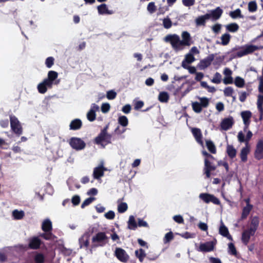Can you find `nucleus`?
<instances>
[{"label":"nucleus","mask_w":263,"mask_h":263,"mask_svg":"<svg viewBox=\"0 0 263 263\" xmlns=\"http://www.w3.org/2000/svg\"><path fill=\"white\" fill-rule=\"evenodd\" d=\"M109 124L106 125L100 134L94 139V142L97 145H100L104 148L106 145L111 143L112 136L108 133Z\"/></svg>","instance_id":"nucleus-1"},{"label":"nucleus","mask_w":263,"mask_h":263,"mask_svg":"<svg viewBox=\"0 0 263 263\" xmlns=\"http://www.w3.org/2000/svg\"><path fill=\"white\" fill-rule=\"evenodd\" d=\"M42 229L45 233H40L39 237L47 240H53L56 238V236L51 232L52 226V222L49 219H46L43 222Z\"/></svg>","instance_id":"nucleus-2"},{"label":"nucleus","mask_w":263,"mask_h":263,"mask_svg":"<svg viewBox=\"0 0 263 263\" xmlns=\"http://www.w3.org/2000/svg\"><path fill=\"white\" fill-rule=\"evenodd\" d=\"M108 241V237L105 232H100L93 236L91 239V250L104 246Z\"/></svg>","instance_id":"nucleus-3"},{"label":"nucleus","mask_w":263,"mask_h":263,"mask_svg":"<svg viewBox=\"0 0 263 263\" xmlns=\"http://www.w3.org/2000/svg\"><path fill=\"white\" fill-rule=\"evenodd\" d=\"M164 41L166 43H170L173 49L176 51L183 49L180 37L176 34L167 35L165 36Z\"/></svg>","instance_id":"nucleus-4"},{"label":"nucleus","mask_w":263,"mask_h":263,"mask_svg":"<svg viewBox=\"0 0 263 263\" xmlns=\"http://www.w3.org/2000/svg\"><path fill=\"white\" fill-rule=\"evenodd\" d=\"M10 126L12 132L18 136L23 133V128L17 118L13 115L10 116Z\"/></svg>","instance_id":"nucleus-5"},{"label":"nucleus","mask_w":263,"mask_h":263,"mask_svg":"<svg viewBox=\"0 0 263 263\" xmlns=\"http://www.w3.org/2000/svg\"><path fill=\"white\" fill-rule=\"evenodd\" d=\"M94 227H90L87 231L79 238L80 247L87 248L89 245V238L91 234L94 232Z\"/></svg>","instance_id":"nucleus-6"},{"label":"nucleus","mask_w":263,"mask_h":263,"mask_svg":"<svg viewBox=\"0 0 263 263\" xmlns=\"http://www.w3.org/2000/svg\"><path fill=\"white\" fill-rule=\"evenodd\" d=\"M243 50L238 51L237 55L239 57H242L246 55L251 54L256 50L262 49V47L247 44L243 47Z\"/></svg>","instance_id":"nucleus-7"},{"label":"nucleus","mask_w":263,"mask_h":263,"mask_svg":"<svg viewBox=\"0 0 263 263\" xmlns=\"http://www.w3.org/2000/svg\"><path fill=\"white\" fill-rule=\"evenodd\" d=\"M69 145L77 151L84 149L86 146V143L81 138L72 137L69 141Z\"/></svg>","instance_id":"nucleus-8"},{"label":"nucleus","mask_w":263,"mask_h":263,"mask_svg":"<svg viewBox=\"0 0 263 263\" xmlns=\"http://www.w3.org/2000/svg\"><path fill=\"white\" fill-rule=\"evenodd\" d=\"M199 198L206 203L212 202L216 205H219L220 204V201L219 199L212 194L201 193L199 195Z\"/></svg>","instance_id":"nucleus-9"},{"label":"nucleus","mask_w":263,"mask_h":263,"mask_svg":"<svg viewBox=\"0 0 263 263\" xmlns=\"http://www.w3.org/2000/svg\"><path fill=\"white\" fill-rule=\"evenodd\" d=\"M115 256L117 259L122 262H127L129 256L126 252L122 248H116L115 251Z\"/></svg>","instance_id":"nucleus-10"},{"label":"nucleus","mask_w":263,"mask_h":263,"mask_svg":"<svg viewBox=\"0 0 263 263\" xmlns=\"http://www.w3.org/2000/svg\"><path fill=\"white\" fill-rule=\"evenodd\" d=\"M215 243L212 241H207L200 244L199 248L197 249L198 251L202 252H209L214 249Z\"/></svg>","instance_id":"nucleus-11"},{"label":"nucleus","mask_w":263,"mask_h":263,"mask_svg":"<svg viewBox=\"0 0 263 263\" xmlns=\"http://www.w3.org/2000/svg\"><path fill=\"white\" fill-rule=\"evenodd\" d=\"M234 124V120L232 116L223 119L220 123V128L223 130L230 129Z\"/></svg>","instance_id":"nucleus-12"},{"label":"nucleus","mask_w":263,"mask_h":263,"mask_svg":"<svg viewBox=\"0 0 263 263\" xmlns=\"http://www.w3.org/2000/svg\"><path fill=\"white\" fill-rule=\"evenodd\" d=\"M214 59V55L213 54H209L208 57L203 60H201L198 64V68L201 69H204L209 67Z\"/></svg>","instance_id":"nucleus-13"},{"label":"nucleus","mask_w":263,"mask_h":263,"mask_svg":"<svg viewBox=\"0 0 263 263\" xmlns=\"http://www.w3.org/2000/svg\"><path fill=\"white\" fill-rule=\"evenodd\" d=\"M106 170V168L103 166V163L95 167L92 174L93 178L97 180L100 179L104 176V172Z\"/></svg>","instance_id":"nucleus-14"},{"label":"nucleus","mask_w":263,"mask_h":263,"mask_svg":"<svg viewBox=\"0 0 263 263\" xmlns=\"http://www.w3.org/2000/svg\"><path fill=\"white\" fill-rule=\"evenodd\" d=\"M28 240V248L32 250L39 249L42 243V240L37 236L31 237Z\"/></svg>","instance_id":"nucleus-15"},{"label":"nucleus","mask_w":263,"mask_h":263,"mask_svg":"<svg viewBox=\"0 0 263 263\" xmlns=\"http://www.w3.org/2000/svg\"><path fill=\"white\" fill-rule=\"evenodd\" d=\"M254 157L257 160L263 158V139H260L258 141L254 153Z\"/></svg>","instance_id":"nucleus-16"},{"label":"nucleus","mask_w":263,"mask_h":263,"mask_svg":"<svg viewBox=\"0 0 263 263\" xmlns=\"http://www.w3.org/2000/svg\"><path fill=\"white\" fill-rule=\"evenodd\" d=\"M181 44L184 48V46H190L193 43L190 34L187 31H183L181 34Z\"/></svg>","instance_id":"nucleus-17"},{"label":"nucleus","mask_w":263,"mask_h":263,"mask_svg":"<svg viewBox=\"0 0 263 263\" xmlns=\"http://www.w3.org/2000/svg\"><path fill=\"white\" fill-rule=\"evenodd\" d=\"M223 13V10L219 7H217L216 9L214 10H212L210 11V13H207L208 15L210 16V19H212L213 21H216L220 18L222 14Z\"/></svg>","instance_id":"nucleus-18"},{"label":"nucleus","mask_w":263,"mask_h":263,"mask_svg":"<svg viewBox=\"0 0 263 263\" xmlns=\"http://www.w3.org/2000/svg\"><path fill=\"white\" fill-rule=\"evenodd\" d=\"M241 116L245 124L244 130L246 131L250 125L252 113L249 110L243 111L241 112Z\"/></svg>","instance_id":"nucleus-19"},{"label":"nucleus","mask_w":263,"mask_h":263,"mask_svg":"<svg viewBox=\"0 0 263 263\" xmlns=\"http://www.w3.org/2000/svg\"><path fill=\"white\" fill-rule=\"evenodd\" d=\"M216 166L212 165L211 162L207 159H204V173L206 177L209 178L211 177V172L215 171Z\"/></svg>","instance_id":"nucleus-20"},{"label":"nucleus","mask_w":263,"mask_h":263,"mask_svg":"<svg viewBox=\"0 0 263 263\" xmlns=\"http://www.w3.org/2000/svg\"><path fill=\"white\" fill-rule=\"evenodd\" d=\"M192 133L197 142L203 146L202 135L200 129L196 127L192 128Z\"/></svg>","instance_id":"nucleus-21"},{"label":"nucleus","mask_w":263,"mask_h":263,"mask_svg":"<svg viewBox=\"0 0 263 263\" xmlns=\"http://www.w3.org/2000/svg\"><path fill=\"white\" fill-rule=\"evenodd\" d=\"M255 233V232L250 231L249 229L244 230L242 232L241 235V241L243 243L247 245L250 241L251 236H254Z\"/></svg>","instance_id":"nucleus-22"},{"label":"nucleus","mask_w":263,"mask_h":263,"mask_svg":"<svg viewBox=\"0 0 263 263\" xmlns=\"http://www.w3.org/2000/svg\"><path fill=\"white\" fill-rule=\"evenodd\" d=\"M97 9L99 14L101 15L104 14H112L114 13L113 10H109L107 5L105 4H102L97 7Z\"/></svg>","instance_id":"nucleus-23"},{"label":"nucleus","mask_w":263,"mask_h":263,"mask_svg":"<svg viewBox=\"0 0 263 263\" xmlns=\"http://www.w3.org/2000/svg\"><path fill=\"white\" fill-rule=\"evenodd\" d=\"M210 19V16L206 14L199 16L195 19V23L196 26H205L206 24V21Z\"/></svg>","instance_id":"nucleus-24"},{"label":"nucleus","mask_w":263,"mask_h":263,"mask_svg":"<svg viewBox=\"0 0 263 263\" xmlns=\"http://www.w3.org/2000/svg\"><path fill=\"white\" fill-rule=\"evenodd\" d=\"M82 126V122L79 119H75L72 120L69 125L70 130H76L80 129Z\"/></svg>","instance_id":"nucleus-25"},{"label":"nucleus","mask_w":263,"mask_h":263,"mask_svg":"<svg viewBox=\"0 0 263 263\" xmlns=\"http://www.w3.org/2000/svg\"><path fill=\"white\" fill-rule=\"evenodd\" d=\"M259 223V218L257 216H254L251 220L250 227L249 228L250 231L256 232Z\"/></svg>","instance_id":"nucleus-26"},{"label":"nucleus","mask_w":263,"mask_h":263,"mask_svg":"<svg viewBox=\"0 0 263 263\" xmlns=\"http://www.w3.org/2000/svg\"><path fill=\"white\" fill-rule=\"evenodd\" d=\"M58 77V73L57 72L53 70H50L48 72L47 75V79L51 81L55 85H58L59 83V80H56Z\"/></svg>","instance_id":"nucleus-27"},{"label":"nucleus","mask_w":263,"mask_h":263,"mask_svg":"<svg viewBox=\"0 0 263 263\" xmlns=\"http://www.w3.org/2000/svg\"><path fill=\"white\" fill-rule=\"evenodd\" d=\"M226 152L229 157L232 159L236 156V149L232 145L228 144L227 145Z\"/></svg>","instance_id":"nucleus-28"},{"label":"nucleus","mask_w":263,"mask_h":263,"mask_svg":"<svg viewBox=\"0 0 263 263\" xmlns=\"http://www.w3.org/2000/svg\"><path fill=\"white\" fill-rule=\"evenodd\" d=\"M219 233L221 235L227 237L229 239H232V236L230 235L228 229L223 223L219 228Z\"/></svg>","instance_id":"nucleus-29"},{"label":"nucleus","mask_w":263,"mask_h":263,"mask_svg":"<svg viewBox=\"0 0 263 263\" xmlns=\"http://www.w3.org/2000/svg\"><path fill=\"white\" fill-rule=\"evenodd\" d=\"M250 152L249 147L248 146L243 147L240 154L241 160L243 162H246L248 159V155Z\"/></svg>","instance_id":"nucleus-30"},{"label":"nucleus","mask_w":263,"mask_h":263,"mask_svg":"<svg viewBox=\"0 0 263 263\" xmlns=\"http://www.w3.org/2000/svg\"><path fill=\"white\" fill-rule=\"evenodd\" d=\"M253 209V205H248L242 209V211L241 215V219H245L249 215L250 212Z\"/></svg>","instance_id":"nucleus-31"},{"label":"nucleus","mask_w":263,"mask_h":263,"mask_svg":"<svg viewBox=\"0 0 263 263\" xmlns=\"http://www.w3.org/2000/svg\"><path fill=\"white\" fill-rule=\"evenodd\" d=\"M128 228L129 230H135L137 228V223L133 215H130L127 222Z\"/></svg>","instance_id":"nucleus-32"},{"label":"nucleus","mask_w":263,"mask_h":263,"mask_svg":"<svg viewBox=\"0 0 263 263\" xmlns=\"http://www.w3.org/2000/svg\"><path fill=\"white\" fill-rule=\"evenodd\" d=\"M135 255L139 259L140 262H142L144 258L146 257V253L144 250L141 248L135 251Z\"/></svg>","instance_id":"nucleus-33"},{"label":"nucleus","mask_w":263,"mask_h":263,"mask_svg":"<svg viewBox=\"0 0 263 263\" xmlns=\"http://www.w3.org/2000/svg\"><path fill=\"white\" fill-rule=\"evenodd\" d=\"M206 146L209 151L212 154L216 153V148L214 143L210 140H206Z\"/></svg>","instance_id":"nucleus-34"},{"label":"nucleus","mask_w":263,"mask_h":263,"mask_svg":"<svg viewBox=\"0 0 263 263\" xmlns=\"http://www.w3.org/2000/svg\"><path fill=\"white\" fill-rule=\"evenodd\" d=\"M257 106L258 110L262 115L263 113V94L258 95L257 97Z\"/></svg>","instance_id":"nucleus-35"},{"label":"nucleus","mask_w":263,"mask_h":263,"mask_svg":"<svg viewBox=\"0 0 263 263\" xmlns=\"http://www.w3.org/2000/svg\"><path fill=\"white\" fill-rule=\"evenodd\" d=\"M159 101L162 103L167 102L169 99V95L165 91L160 92L158 96Z\"/></svg>","instance_id":"nucleus-36"},{"label":"nucleus","mask_w":263,"mask_h":263,"mask_svg":"<svg viewBox=\"0 0 263 263\" xmlns=\"http://www.w3.org/2000/svg\"><path fill=\"white\" fill-rule=\"evenodd\" d=\"M12 215L15 219L20 220L23 218L25 213L23 211L15 210L12 212Z\"/></svg>","instance_id":"nucleus-37"},{"label":"nucleus","mask_w":263,"mask_h":263,"mask_svg":"<svg viewBox=\"0 0 263 263\" xmlns=\"http://www.w3.org/2000/svg\"><path fill=\"white\" fill-rule=\"evenodd\" d=\"M118 123L123 127H126L128 124V118L125 116H121L118 119Z\"/></svg>","instance_id":"nucleus-38"},{"label":"nucleus","mask_w":263,"mask_h":263,"mask_svg":"<svg viewBox=\"0 0 263 263\" xmlns=\"http://www.w3.org/2000/svg\"><path fill=\"white\" fill-rule=\"evenodd\" d=\"M230 16L232 18H236L237 17L243 18V16L241 14V10L240 9H237L234 11L230 12Z\"/></svg>","instance_id":"nucleus-39"},{"label":"nucleus","mask_w":263,"mask_h":263,"mask_svg":"<svg viewBox=\"0 0 263 263\" xmlns=\"http://www.w3.org/2000/svg\"><path fill=\"white\" fill-rule=\"evenodd\" d=\"M226 28L230 32H235L239 29V26L237 24L233 23L227 25Z\"/></svg>","instance_id":"nucleus-40"},{"label":"nucleus","mask_w":263,"mask_h":263,"mask_svg":"<svg viewBox=\"0 0 263 263\" xmlns=\"http://www.w3.org/2000/svg\"><path fill=\"white\" fill-rule=\"evenodd\" d=\"M231 39V35L229 33H224L221 37V45L226 46L228 45Z\"/></svg>","instance_id":"nucleus-41"},{"label":"nucleus","mask_w":263,"mask_h":263,"mask_svg":"<svg viewBox=\"0 0 263 263\" xmlns=\"http://www.w3.org/2000/svg\"><path fill=\"white\" fill-rule=\"evenodd\" d=\"M234 84L237 87L242 88L244 87L245 82L243 79L238 76L235 79Z\"/></svg>","instance_id":"nucleus-42"},{"label":"nucleus","mask_w":263,"mask_h":263,"mask_svg":"<svg viewBox=\"0 0 263 263\" xmlns=\"http://www.w3.org/2000/svg\"><path fill=\"white\" fill-rule=\"evenodd\" d=\"M193 110L196 113H200L202 110V107L200 103L198 102H193L192 104Z\"/></svg>","instance_id":"nucleus-43"},{"label":"nucleus","mask_w":263,"mask_h":263,"mask_svg":"<svg viewBox=\"0 0 263 263\" xmlns=\"http://www.w3.org/2000/svg\"><path fill=\"white\" fill-rule=\"evenodd\" d=\"M34 260L35 263H44L45 256L43 254L38 253L34 256Z\"/></svg>","instance_id":"nucleus-44"},{"label":"nucleus","mask_w":263,"mask_h":263,"mask_svg":"<svg viewBox=\"0 0 263 263\" xmlns=\"http://www.w3.org/2000/svg\"><path fill=\"white\" fill-rule=\"evenodd\" d=\"M257 5L255 1H251L248 4V10L250 12H254L257 10Z\"/></svg>","instance_id":"nucleus-45"},{"label":"nucleus","mask_w":263,"mask_h":263,"mask_svg":"<svg viewBox=\"0 0 263 263\" xmlns=\"http://www.w3.org/2000/svg\"><path fill=\"white\" fill-rule=\"evenodd\" d=\"M128 208V206L126 203L122 202L120 203L118 206V211L120 213H124Z\"/></svg>","instance_id":"nucleus-46"},{"label":"nucleus","mask_w":263,"mask_h":263,"mask_svg":"<svg viewBox=\"0 0 263 263\" xmlns=\"http://www.w3.org/2000/svg\"><path fill=\"white\" fill-rule=\"evenodd\" d=\"M163 26L165 29H169L172 27V22L168 17L163 20Z\"/></svg>","instance_id":"nucleus-47"},{"label":"nucleus","mask_w":263,"mask_h":263,"mask_svg":"<svg viewBox=\"0 0 263 263\" xmlns=\"http://www.w3.org/2000/svg\"><path fill=\"white\" fill-rule=\"evenodd\" d=\"M183 60L188 64H191L195 60V58L192 53H189L185 55Z\"/></svg>","instance_id":"nucleus-48"},{"label":"nucleus","mask_w":263,"mask_h":263,"mask_svg":"<svg viewBox=\"0 0 263 263\" xmlns=\"http://www.w3.org/2000/svg\"><path fill=\"white\" fill-rule=\"evenodd\" d=\"M170 6H168V4H167V5H165L164 6H159L158 10L157 15H159L161 14H164L166 11L169 10Z\"/></svg>","instance_id":"nucleus-49"},{"label":"nucleus","mask_w":263,"mask_h":263,"mask_svg":"<svg viewBox=\"0 0 263 263\" xmlns=\"http://www.w3.org/2000/svg\"><path fill=\"white\" fill-rule=\"evenodd\" d=\"M174 238V235L172 232L167 233L163 238V242L164 243L170 242Z\"/></svg>","instance_id":"nucleus-50"},{"label":"nucleus","mask_w":263,"mask_h":263,"mask_svg":"<svg viewBox=\"0 0 263 263\" xmlns=\"http://www.w3.org/2000/svg\"><path fill=\"white\" fill-rule=\"evenodd\" d=\"M147 10L151 14L154 13L157 10L155 3L150 2L147 5Z\"/></svg>","instance_id":"nucleus-51"},{"label":"nucleus","mask_w":263,"mask_h":263,"mask_svg":"<svg viewBox=\"0 0 263 263\" xmlns=\"http://www.w3.org/2000/svg\"><path fill=\"white\" fill-rule=\"evenodd\" d=\"M221 75L220 73L216 72L214 76L213 79L212 80V82L215 84H219L221 82Z\"/></svg>","instance_id":"nucleus-52"},{"label":"nucleus","mask_w":263,"mask_h":263,"mask_svg":"<svg viewBox=\"0 0 263 263\" xmlns=\"http://www.w3.org/2000/svg\"><path fill=\"white\" fill-rule=\"evenodd\" d=\"M87 118L89 121L92 122L96 119V114L93 110H89L87 114Z\"/></svg>","instance_id":"nucleus-53"},{"label":"nucleus","mask_w":263,"mask_h":263,"mask_svg":"<svg viewBox=\"0 0 263 263\" xmlns=\"http://www.w3.org/2000/svg\"><path fill=\"white\" fill-rule=\"evenodd\" d=\"M224 95L226 97H233L234 93V90L231 87H227L225 88L224 91Z\"/></svg>","instance_id":"nucleus-54"},{"label":"nucleus","mask_w":263,"mask_h":263,"mask_svg":"<svg viewBox=\"0 0 263 263\" xmlns=\"http://www.w3.org/2000/svg\"><path fill=\"white\" fill-rule=\"evenodd\" d=\"M37 89L40 93H45L47 90V87L43 84V82L40 83L37 85Z\"/></svg>","instance_id":"nucleus-55"},{"label":"nucleus","mask_w":263,"mask_h":263,"mask_svg":"<svg viewBox=\"0 0 263 263\" xmlns=\"http://www.w3.org/2000/svg\"><path fill=\"white\" fill-rule=\"evenodd\" d=\"M54 59L52 57H48L46 59L45 64L47 67L51 68L54 64Z\"/></svg>","instance_id":"nucleus-56"},{"label":"nucleus","mask_w":263,"mask_h":263,"mask_svg":"<svg viewBox=\"0 0 263 263\" xmlns=\"http://www.w3.org/2000/svg\"><path fill=\"white\" fill-rule=\"evenodd\" d=\"M95 200V198H94V197H89V198L86 199L82 203L81 208L82 209L84 208L85 206L89 205Z\"/></svg>","instance_id":"nucleus-57"},{"label":"nucleus","mask_w":263,"mask_h":263,"mask_svg":"<svg viewBox=\"0 0 263 263\" xmlns=\"http://www.w3.org/2000/svg\"><path fill=\"white\" fill-rule=\"evenodd\" d=\"M229 253L233 255H236L237 254V251L233 243H229Z\"/></svg>","instance_id":"nucleus-58"},{"label":"nucleus","mask_w":263,"mask_h":263,"mask_svg":"<svg viewBox=\"0 0 263 263\" xmlns=\"http://www.w3.org/2000/svg\"><path fill=\"white\" fill-rule=\"evenodd\" d=\"M117 96V93L112 90H109L107 92L106 97L108 100H113Z\"/></svg>","instance_id":"nucleus-59"},{"label":"nucleus","mask_w":263,"mask_h":263,"mask_svg":"<svg viewBox=\"0 0 263 263\" xmlns=\"http://www.w3.org/2000/svg\"><path fill=\"white\" fill-rule=\"evenodd\" d=\"M200 103L202 107H207L209 104V100L205 97L201 98L200 99Z\"/></svg>","instance_id":"nucleus-60"},{"label":"nucleus","mask_w":263,"mask_h":263,"mask_svg":"<svg viewBox=\"0 0 263 263\" xmlns=\"http://www.w3.org/2000/svg\"><path fill=\"white\" fill-rule=\"evenodd\" d=\"M110 108V106L109 103H103L101 106V111L103 113H106L108 112Z\"/></svg>","instance_id":"nucleus-61"},{"label":"nucleus","mask_w":263,"mask_h":263,"mask_svg":"<svg viewBox=\"0 0 263 263\" xmlns=\"http://www.w3.org/2000/svg\"><path fill=\"white\" fill-rule=\"evenodd\" d=\"M249 95L246 91L239 92V99L240 102H243L246 101L247 96Z\"/></svg>","instance_id":"nucleus-62"},{"label":"nucleus","mask_w":263,"mask_h":263,"mask_svg":"<svg viewBox=\"0 0 263 263\" xmlns=\"http://www.w3.org/2000/svg\"><path fill=\"white\" fill-rule=\"evenodd\" d=\"M105 217L107 219H114L115 217V212L112 211H109L105 214Z\"/></svg>","instance_id":"nucleus-63"},{"label":"nucleus","mask_w":263,"mask_h":263,"mask_svg":"<svg viewBox=\"0 0 263 263\" xmlns=\"http://www.w3.org/2000/svg\"><path fill=\"white\" fill-rule=\"evenodd\" d=\"M71 202L73 205H78L80 202V197L78 195H74L71 199Z\"/></svg>","instance_id":"nucleus-64"}]
</instances>
